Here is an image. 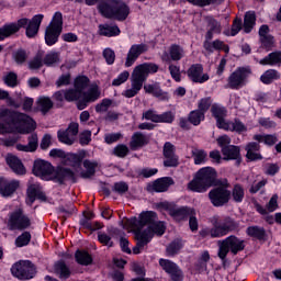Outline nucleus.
I'll return each instance as SVG.
<instances>
[{"label": "nucleus", "mask_w": 281, "mask_h": 281, "mask_svg": "<svg viewBox=\"0 0 281 281\" xmlns=\"http://www.w3.org/2000/svg\"><path fill=\"white\" fill-rule=\"evenodd\" d=\"M146 52H148V45L144 43L132 45L127 52L125 67H133L137 58H139L142 54H146Z\"/></svg>", "instance_id": "aec40b11"}, {"label": "nucleus", "mask_w": 281, "mask_h": 281, "mask_svg": "<svg viewBox=\"0 0 281 281\" xmlns=\"http://www.w3.org/2000/svg\"><path fill=\"white\" fill-rule=\"evenodd\" d=\"M75 260L78 265L82 267H89V265H93V257L89 251L85 249H77L75 252Z\"/></svg>", "instance_id": "f704fd0d"}, {"label": "nucleus", "mask_w": 281, "mask_h": 281, "mask_svg": "<svg viewBox=\"0 0 281 281\" xmlns=\"http://www.w3.org/2000/svg\"><path fill=\"white\" fill-rule=\"evenodd\" d=\"M246 243L247 241L245 239H240L236 235H229L218 241L217 256L222 260L223 267L227 263V255L229 252H232L233 256H238L240 251H245Z\"/></svg>", "instance_id": "0eeeda50"}, {"label": "nucleus", "mask_w": 281, "mask_h": 281, "mask_svg": "<svg viewBox=\"0 0 281 281\" xmlns=\"http://www.w3.org/2000/svg\"><path fill=\"white\" fill-rule=\"evenodd\" d=\"M192 157L195 166H201V164H205V159H207V151L204 149H195L192 151Z\"/></svg>", "instance_id": "bf43d9fd"}, {"label": "nucleus", "mask_w": 281, "mask_h": 281, "mask_svg": "<svg viewBox=\"0 0 281 281\" xmlns=\"http://www.w3.org/2000/svg\"><path fill=\"white\" fill-rule=\"evenodd\" d=\"M87 157V150L80 149L78 153H67L65 164L72 168H82V161Z\"/></svg>", "instance_id": "a878e982"}, {"label": "nucleus", "mask_w": 281, "mask_h": 281, "mask_svg": "<svg viewBox=\"0 0 281 281\" xmlns=\"http://www.w3.org/2000/svg\"><path fill=\"white\" fill-rule=\"evenodd\" d=\"M7 227L10 232H25L32 227V220L23 212V209H18L9 214Z\"/></svg>", "instance_id": "1a4fd4ad"}, {"label": "nucleus", "mask_w": 281, "mask_h": 281, "mask_svg": "<svg viewBox=\"0 0 281 281\" xmlns=\"http://www.w3.org/2000/svg\"><path fill=\"white\" fill-rule=\"evenodd\" d=\"M259 65H262L263 67H276V65H281V50H274L259 60Z\"/></svg>", "instance_id": "2f4dec72"}, {"label": "nucleus", "mask_w": 281, "mask_h": 281, "mask_svg": "<svg viewBox=\"0 0 281 281\" xmlns=\"http://www.w3.org/2000/svg\"><path fill=\"white\" fill-rule=\"evenodd\" d=\"M244 33L251 34L254 27H256V12L247 11L244 15Z\"/></svg>", "instance_id": "4c0bfd02"}, {"label": "nucleus", "mask_w": 281, "mask_h": 281, "mask_svg": "<svg viewBox=\"0 0 281 281\" xmlns=\"http://www.w3.org/2000/svg\"><path fill=\"white\" fill-rule=\"evenodd\" d=\"M211 114L212 117L216 121V126L220 130H227L229 128V122L225 119L227 117V108L223 106L218 103H213L211 106Z\"/></svg>", "instance_id": "dca6fc26"}, {"label": "nucleus", "mask_w": 281, "mask_h": 281, "mask_svg": "<svg viewBox=\"0 0 281 281\" xmlns=\"http://www.w3.org/2000/svg\"><path fill=\"white\" fill-rule=\"evenodd\" d=\"M37 109L42 115H47L50 109H54V101L49 97H40L36 101Z\"/></svg>", "instance_id": "79ce46f5"}, {"label": "nucleus", "mask_w": 281, "mask_h": 281, "mask_svg": "<svg viewBox=\"0 0 281 281\" xmlns=\"http://www.w3.org/2000/svg\"><path fill=\"white\" fill-rule=\"evenodd\" d=\"M144 82L146 79L134 68L132 74V88L136 91H142V87H144Z\"/></svg>", "instance_id": "864d4df0"}, {"label": "nucleus", "mask_w": 281, "mask_h": 281, "mask_svg": "<svg viewBox=\"0 0 281 281\" xmlns=\"http://www.w3.org/2000/svg\"><path fill=\"white\" fill-rule=\"evenodd\" d=\"M12 126H18L19 133L27 135L36 131V122L30 115L10 110L0 109V135L12 133Z\"/></svg>", "instance_id": "f257e3e1"}, {"label": "nucleus", "mask_w": 281, "mask_h": 281, "mask_svg": "<svg viewBox=\"0 0 281 281\" xmlns=\"http://www.w3.org/2000/svg\"><path fill=\"white\" fill-rule=\"evenodd\" d=\"M159 207H161V210H165V212H168L169 216H171V218H175V221H187V218L192 215L191 207H177V205L170 202H160Z\"/></svg>", "instance_id": "f8f14e48"}, {"label": "nucleus", "mask_w": 281, "mask_h": 281, "mask_svg": "<svg viewBox=\"0 0 281 281\" xmlns=\"http://www.w3.org/2000/svg\"><path fill=\"white\" fill-rule=\"evenodd\" d=\"M12 57L18 65H24L27 61V50L19 48L12 54Z\"/></svg>", "instance_id": "052dcab7"}, {"label": "nucleus", "mask_w": 281, "mask_h": 281, "mask_svg": "<svg viewBox=\"0 0 281 281\" xmlns=\"http://www.w3.org/2000/svg\"><path fill=\"white\" fill-rule=\"evenodd\" d=\"M21 187L19 180H8L3 177H0V194L1 196L8 198L12 196L16 192L18 188Z\"/></svg>", "instance_id": "5701e85b"}, {"label": "nucleus", "mask_w": 281, "mask_h": 281, "mask_svg": "<svg viewBox=\"0 0 281 281\" xmlns=\"http://www.w3.org/2000/svg\"><path fill=\"white\" fill-rule=\"evenodd\" d=\"M159 266L169 276L171 281H183V270L170 259H159Z\"/></svg>", "instance_id": "2eb2a0df"}, {"label": "nucleus", "mask_w": 281, "mask_h": 281, "mask_svg": "<svg viewBox=\"0 0 281 281\" xmlns=\"http://www.w3.org/2000/svg\"><path fill=\"white\" fill-rule=\"evenodd\" d=\"M244 25H243V19L236 16L233 20L231 30H225L224 31V36H238V34L240 33V30H243Z\"/></svg>", "instance_id": "49530a36"}, {"label": "nucleus", "mask_w": 281, "mask_h": 281, "mask_svg": "<svg viewBox=\"0 0 281 281\" xmlns=\"http://www.w3.org/2000/svg\"><path fill=\"white\" fill-rule=\"evenodd\" d=\"M144 91L148 95L157 98V100H160V102H166V100H169L170 98L168 92L161 89V85L159 82L144 85Z\"/></svg>", "instance_id": "4be33fe9"}, {"label": "nucleus", "mask_w": 281, "mask_h": 281, "mask_svg": "<svg viewBox=\"0 0 281 281\" xmlns=\"http://www.w3.org/2000/svg\"><path fill=\"white\" fill-rule=\"evenodd\" d=\"M55 271L56 273H59V278H63L64 280H68V278L71 277V270L63 260L55 263Z\"/></svg>", "instance_id": "3c124183"}, {"label": "nucleus", "mask_w": 281, "mask_h": 281, "mask_svg": "<svg viewBox=\"0 0 281 281\" xmlns=\"http://www.w3.org/2000/svg\"><path fill=\"white\" fill-rule=\"evenodd\" d=\"M5 164L11 168L12 172L14 175H25L27 170L25 169V166L23 165V161L20 160L18 156H14L12 154H8L5 157Z\"/></svg>", "instance_id": "393cba45"}, {"label": "nucleus", "mask_w": 281, "mask_h": 281, "mask_svg": "<svg viewBox=\"0 0 281 281\" xmlns=\"http://www.w3.org/2000/svg\"><path fill=\"white\" fill-rule=\"evenodd\" d=\"M50 181H54V183H58L59 186H65L66 181L78 183V176L70 168L58 166L57 168H54Z\"/></svg>", "instance_id": "4468645a"}, {"label": "nucleus", "mask_w": 281, "mask_h": 281, "mask_svg": "<svg viewBox=\"0 0 281 281\" xmlns=\"http://www.w3.org/2000/svg\"><path fill=\"white\" fill-rule=\"evenodd\" d=\"M181 249H183V243L181 239H175L166 248L167 256H177Z\"/></svg>", "instance_id": "5fc2aeb1"}, {"label": "nucleus", "mask_w": 281, "mask_h": 281, "mask_svg": "<svg viewBox=\"0 0 281 281\" xmlns=\"http://www.w3.org/2000/svg\"><path fill=\"white\" fill-rule=\"evenodd\" d=\"M247 161H262L265 157L260 154V144L250 142L245 147Z\"/></svg>", "instance_id": "b1692460"}, {"label": "nucleus", "mask_w": 281, "mask_h": 281, "mask_svg": "<svg viewBox=\"0 0 281 281\" xmlns=\"http://www.w3.org/2000/svg\"><path fill=\"white\" fill-rule=\"evenodd\" d=\"M97 10L103 19H113L121 23L126 21L131 14V7L123 1L117 3L100 2Z\"/></svg>", "instance_id": "423d86ee"}, {"label": "nucleus", "mask_w": 281, "mask_h": 281, "mask_svg": "<svg viewBox=\"0 0 281 281\" xmlns=\"http://www.w3.org/2000/svg\"><path fill=\"white\" fill-rule=\"evenodd\" d=\"M32 243V234L27 231H24L22 234H20L14 241L15 247L22 248L27 247Z\"/></svg>", "instance_id": "603ef678"}, {"label": "nucleus", "mask_w": 281, "mask_h": 281, "mask_svg": "<svg viewBox=\"0 0 281 281\" xmlns=\"http://www.w3.org/2000/svg\"><path fill=\"white\" fill-rule=\"evenodd\" d=\"M170 186H175V179L171 177H161L156 179L149 188L153 192L161 193L168 192Z\"/></svg>", "instance_id": "cd10ccee"}, {"label": "nucleus", "mask_w": 281, "mask_h": 281, "mask_svg": "<svg viewBox=\"0 0 281 281\" xmlns=\"http://www.w3.org/2000/svg\"><path fill=\"white\" fill-rule=\"evenodd\" d=\"M209 200L213 207H225L232 201V191L227 178H224L220 184L210 190Z\"/></svg>", "instance_id": "6e6552de"}, {"label": "nucleus", "mask_w": 281, "mask_h": 281, "mask_svg": "<svg viewBox=\"0 0 281 281\" xmlns=\"http://www.w3.org/2000/svg\"><path fill=\"white\" fill-rule=\"evenodd\" d=\"M45 15L35 14L31 20L26 18V25L22 26L25 30L26 38H35L41 30V23H43Z\"/></svg>", "instance_id": "a211bd4d"}, {"label": "nucleus", "mask_w": 281, "mask_h": 281, "mask_svg": "<svg viewBox=\"0 0 281 281\" xmlns=\"http://www.w3.org/2000/svg\"><path fill=\"white\" fill-rule=\"evenodd\" d=\"M252 139L266 146H276L278 144V134H256Z\"/></svg>", "instance_id": "ea45409f"}, {"label": "nucleus", "mask_w": 281, "mask_h": 281, "mask_svg": "<svg viewBox=\"0 0 281 281\" xmlns=\"http://www.w3.org/2000/svg\"><path fill=\"white\" fill-rule=\"evenodd\" d=\"M231 199L234 203H243L245 201V187L240 183H235L231 191Z\"/></svg>", "instance_id": "c03bdc74"}, {"label": "nucleus", "mask_w": 281, "mask_h": 281, "mask_svg": "<svg viewBox=\"0 0 281 281\" xmlns=\"http://www.w3.org/2000/svg\"><path fill=\"white\" fill-rule=\"evenodd\" d=\"M27 25V18H21L16 22H10L2 25L4 29V33L7 34V38H10V36H14V34H18V32H21L23 27Z\"/></svg>", "instance_id": "bb28decb"}, {"label": "nucleus", "mask_w": 281, "mask_h": 281, "mask_svg": "<svg viewBox=\"0 0 281 281\" xmlns=\"http://www.w3.org/2000/svg\"><path fill=\"white\" fill-rule=\"evenodd\" d=\"M203 48L209 54H214V49L216 52H224L225 54H229V45L225 44V42L221 40H215L213 42H204Z\"/></svg>", "instance_id": "c85d7f7f"}, {"label": "nucleus", "mask_w": 281, "mask_h": 281, "mask_svg": "<svg viewBox=\"0 0 281 281\" xmlns=\"http://www.w3.org/2000/svg\"><path fill=\"white\" fill-rule=\"evenodd\" d=\"M188 122L193 126H200L201 122H205V114L200 110H193L188 115Z\"/></svg>", "instance_id": "de8ad7c7"}, {"label": "nucleus", "mask_w": 281, "mask_h": 281, "mask_svg": "<svg viewBox=\"0 0 281 281\" xmlns=\"http://www.w3.org/2000/svg\"><path fill=\"white\" fill-rule=\"evenodd\" d=\"M85 171L80 172L81 179H91L92 177H95V169L98 168V161H91L89 159H85L81 164Z\"/></svg>", "instance_id": "72a5a7b5"}, {"label": "nucleus", "mask_w": 281, "mask_h": 281, "mask_svg": "<svg viewBox=\"0 0 281 281\" xmlns=\"http://www.w3.org/2000/svg\"><path fill=\"white\" fill-rule=\"evenodd\" d=\"M29 143L26 145V148L30 153H36L38 149V135L36 133H33L29 136Z\"/></svg>", "instance_id": "69168bd1"}, {"label": "nucleus", "mask_w": 281, "mask_h": 281, "mask_svg": "<svg viewBox=\"0 0 281 281\" xmlns=\"http://www.w3.org/2000/svg\"><path fill=\"white\" fill-rule=\"evenodd\" d=\"M54 165L52 162L36 159L33 162L32 172L35 177L42 179V181H52V175H54Z\"/></svg>", "instance_id": "ddd939ff"}, {"label": "nucleus", "mask_w": 281, "mask_h": 281, "mask_svg": "<svg viewBox=\"0 0 281 281\" xmlns=\"http://www.w3.org/2000/svg\"><path fill=\"white\" fill-rule=\"evenodd\" d=\"M91 79L85 75H79L74 80V88L82 94L81 100L77 102L78 111H85L91 102H95L100 98V88L98 85L91 87L88 91Z\"/></svg>", "instance_id": "39448f33"}, {"label": "nucleus", "mask_w": 281, "mask_h": 281, "mask_svg": "<svg viewBox=\"0 0 281 281\" xmlns=\"http://www.w3.org/2000/svg\"><path fill=\"white\" fill-rule=\"evenodd\" d=\"M177 148L170 142H166L162 147L165 168H177L179 166V156L176 154Z\"/></svg>", "instance_id": "f3484780"}, {"label": "nucleus", "mask_w": 281, "mask_h": 281, "mask_svg": "<svg viewBox=\"0 0 281 281\" xmlns=\"http://www.w3.org/2000/svg\"><path fill=\"white\" fill-rule=\"evenodd\" d=\"M61 34L63 31L59 29H52L50 26H47L44 33V41L47 47H54V45L58 43Z\"/></svg>", "instance_id": "c756f323"}, {"label": "nucleus", "mask_w": 281, "mask_h": 281, "mask_svg": "<svg viewBox=\"0 0 281 281\" xmlns=\"http://www.w3.org/2000/svg\"><path fill=\"white\" fill-rule=\"evenodd\" d=\"M247 236L250 238H256V240H267V231L265 227H260L258 225L248 226L246 229Z\"/></svg>", "instance_id": "e433bc0d"}, {"label": "nucleus", "mask_w": 281, "mask_h": 281, "mask_svg": "<svg viewBox=\"0 0 281 281\" xmlns=\"http://www.w3.org/2000/svg\"><path fill=\"white\" fill-rule=\"evenodd\" d=\"M132 229H144L151 238H161L166 234V222L159 221V215L155 211H143L138 217L133 216L127 220Z\"/></svg>", "instance_id": "f03ea898"}, {"label": "nucleus", "mask_w": 281, "mask_h": 281, "mask_svg": "<svg viewBox=\"0 0 281 281\" xmlns=\"http://www.w3.org/2000/svg\"><path fill=\"white\" fill-rule=\"evenodd\" d=\"M130 146L132 150H137V148H144V146H148V137H146V135H144L142 132H135L132 136Z\"/></svg>", "instance_id": "c9c22d12"}, {"label": "nucleus", "mask_w": 281, "mask_h": 281, "mask_svg": "<svg viewBox=\"0 0 281 281\" xmlns=\"http://www.w3.org/2000/svg\"><path fill=\"white\" fill-rule=\"evenodd\" d=\"M43 65H44L43 57L40 54H37L33 57V59L29 61V69H31V71H36L41 69Z\"/></svg>", "instance_id": "0e129e2a"}, {"label": "nucleus", "mask_w": 281, "mask_h": 281, "mask_svg": "<svg viewBox=\"0 0 281 281\" xmlns=\"http://www.w3.org/2000/svg\"><path fill=\"white\" fill-rule=\"evenodd\" d=\"M228 122V128L224 131H231V133H245L247 132V126L245 123L240 122V119L236 117L234 119V122L227 121Z\"/></svg>", "instance_id": "8fccbe9b"}, {"label": "nucleus", "mask_w": 281, "mask_h": 281, "mask_svg": "<svg viewBox=\"0 0 281 281\" xmlns=\"http://www.w3.org/2000/svg\"><path fill=\"white\" fill-rule=\"evenodd\" d=\"M221 153L225 161H234V159H238V157H240V147L231 145L228 147H224Z\"/></svg>", "instance_id": "58836bf2"}, {"label": "nucleus", "mask_w": 281, "mask_h": 281, "mask_svg": "<svg viewBox=\"0 0 281 281\" xmlns=\"http://www.w3.org/2000/svg\"><path fill=\"white\" fill-rule=\"evenodd\" d=\"M48 27L63 31V12L56 11L48 24Z\"/></svg>", "instance_id": "4d7b16f0"}, {"label": "nucleus", "mask_w": 281, "mask_h": 281, "mask_svg": "<svg viewBox=\"0 0 281 281\" xmlns=\"http://www.w3.org/2000/svg\"><path fill=\"white\" fill-rule=\"evenodd\" d=\"M250 76H251V68L249 66L238 67L228 76L227 85L225 86V89H233V90L240 89V87L245 86V82H247V78H249Z\"/></svg>", "instance_id": "9b49d317"}, {"label": "nucleus", "mask_w": 281, "mask_h": 281, "mask_svg": "<svg viewBox=\"0 0 281 281\" xmlns=\"http://www.w3.org/2000/svg\"><path fill=\"white\" fill-rule=\"evenodd\" d=\"M64 99L66 102H77L76 106H78V102L82 100V94L76 88H69L64 90Z\"/></svg>", "instance_id": "a18cd8bd"}, {"label": "nucleus", "mask_w": 281, "mask_h": 281, "mask_svg": "<svg viewBox=\"0 0 281 281\" xmlns=\"http://www.w3.org/2000/svg\"><path fill=\"white\" fill-rule=\"evenodd\" d=\"M113 104V100L109 98H104L101 100L100 103H98L94 108L95 113H106L109 109H111V105Z\"/></svg>", "instance_id": "e2e57ef3"}, {"label": "nucleus", "mask_w": 281, "mask_h": 281, "mask_svg": "<svg viewBox=\"0 0 281 281\" xmlns=\"http://www.w3.org/2000/svg\"><path fill=\"white\" fill-rule=\"evenodd\" d=\"M57 139L60 142V144H66V146H74V142H76L74 136H70L66 130H58Z\"/></svg>", "instance_id": "6e6d98bb"}, {"label": "nucleus", "mask_w": 281, "mask_h": 281, "mask_svg": "<svg viewBox=\"0 0 281 281\" xmlns=\"http://www.w3.org/2000/svg\"><path fill=\"white\" fill-rule=\"evenodd\" d=\"M122 34V31L120 30V26L117 24L111 25V24H99V35L105 36L106 38H113L115 36H120Z\"/></svg>", "instance_id": "7c9ffc66"}, {"label": "nucleus", "mask_w": 281, "mask_h": 281, "mask_svg": "<svg viewBox=\"0 0 281 281\" xmlns=\"http://www.w3.org/2000/svg\"><path fill=\"white\" fill-rule=\"evenodd\" d=\"M276 80H280V71L276 69H268L260 76L262 85H273Z\"/></svg>", "instance_id": "37998d69"}, {"label": "nucleus", "mask_w": 281, "mask_h": 281, "mask_svg": "<svg viewBox=\"0 0 281 281\" xmlns=\"http://www.w3.org/2000/svg\"><path fill=\"white\" fill-rule=\"evenodd\" d=\"M3 82L7 87L14 89V87L19 86V75L14 71H10L3 77Z\"/></svg>", "instance_id": "13d9d810"}, {"label": "nucleus", "mask_w": 281, "mask_h": 281, "mask_svg": "<svg viewBox=\"0 0 281 281\" xmlns=\"http://www.w3.org/2000/svg\"><path fill=\"white\" fill-rule=\"evenodd\" d=\"M211 106H212V98L211 97L202 98L198 103V111H200L205 115V112L210 111Z\"/></svg>", "instance_id": "338daca9"}, {"label": "nucleus", "mask_w": 281, "mask_h": 281, "mask_svg": "<svg viewBox=\"0 0 281 281\" xmlns=\"http://www.w3.org/2000/svg\"><path fill=\"white\" fill-rule=\"evenodd\" d=\"M169 56L175 63H179L184 56L183 47L179 44H171L169 47Z\"/></svg>", "instance_id": "09e8293b"}, {"label": "nucleus", "mask_w": 281, "mask_h": 281, "mask_svg": "<svg viewBox=\"0 0 281 281\" xmlns=\"http://www.w3.org/2000/svg\"><path fill=\"white\" fill-rule=\"evenodd\" d=\"M91 131L85 130L79 134V144L80 146H89L91 144Z\"/></svg>", "instance_id": "774afa93"}, {"label": "nucleus", "mask_w": 281, "mask_h": 281, "mask_svg": "<svg viewBox=\"0 0 281 281\" xmlns=\"http://www.w3.org/2000/svg\"><path fill=\"white\" fill-rule=\"evenodd\" d=\"M11 274L18 280H32L36 277V265L31 260H20L12 265Z\"/></svg>", "instance_id": "9d476101"}, {"label": "nucleus", "mask_w": 281, "mask_h": 281, "mask_svg": "<svg viewBox=\"0 0 281 281\" xmlns=\"http://www.w3.org/2000/svg\"><path fill=\"white\" fill-rule=\"evenodd\" d=\"M211 228L205 227L199 232L201 238H223L240 229V223L231 216H214L211 221Z\"/></svg>", "instance_id": "7ed1b4c3"}, {"label": "nucleus", "mask_w": 281, "mask_h": 281, "mask_svg": "<svg viewBox=\"0 0 281 281\" xmlns=\"http://www.w3.org/2000/svg\"><path fill=\"white\" fill-rule=\"evenodd\" d=\"M135 69L146 79L148 80V76L150 74H157L159 71V65L155 63H144L135 67Z\"/></svg>", "instance_id": "473e14b6"}, {"label": "nucleus", "mask_w": 281, "mask_h": 281, "mask_svg": "<svg viewBox=\"0 0 281 281\" xmlns=\"http://www.w3.org/2000/svg\"><path fill=\"white\" fill-rule=\"evenodd\" d=\"M43 63L46 67H52L53 65L60 63V54L58 53L46 54L43 59Z\"/></svg>", "instance_id": "680f3d73"}, {"label": "nucleus", "mask_w": 281, "mask_h": 281, "mask_svg": "<svg viewBox=\"0 0 281 281\" xmlns=\"http://www.w3.org/2000/svg\"><path fill=\"white\" fill-rule=\"evenodd\" d=\"M135 234L136 244L138 247L143 248L146 247L149 243L153 241V236H149L145 231L139 228H133Z\"/></svg>", "instance_id": "a19ab883"}, {"label": "nucleus", "mask_w": 281, "mask_h": 281, "mask_svg": "<svg viewBox=\"0 0 281 281\" xmlns=\"http://www.w3.org/2000/svg\"><path fill=\"white\" fill-rule=\"evenodd\" d=\"M222 181L223 179H218V171H216L214 167H202L188 183V190L203 194L207 192L210 188L217 187Z\"/></svg>", "instance_id": "20e7f679"}, {"label": "nucleus", "mask_w": 281, "mask_h": 281, "mask_svg": "<svg viewBox=\"0 0 281 281\" xmlns=\"http://www.w3.org/2000/svg\"><path fill=\"white\" fill-rule=\"evenodd\" d=\"M187 76L191 82H195L196 85H203L210 80V75L203 74V65L193 64L187 70Z\"/></svg>", "instance_id": "6ab92c4d"}, {"label": "nucleus", "mask_w": 281, "mask_h": 281, "mask_svg": "<svg viewBox=\"0 0 281 281\" xmlns=\"http://www.w3.org/2000/svg\"><path fill=\"white\" fill-rule=\"evenodd\" d=\"M26 196L30 205H34L35 201H47V195L43 191V187L40 183H32L26 189Z\"/></svg>", "instance_id": "412c9836"}]
</instances>
